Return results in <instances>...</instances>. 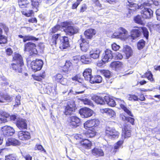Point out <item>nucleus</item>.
<instances>
[{"label": "nucleus", "instance_id": "53", "mask_svg": "<svg viewBox=\"0 0 160 160\" xmlns=\"http://www.w3.org/2000/svg\"><path fill=\"white\" fill-rule=\"evenodd\" d=\"M107 114L111 117H114V116H115V113L114 111L112 109H108Z\"/></svg>", "mask_w": 160, "mask_h": 160}, {"label": "nucleus", "instance_id": "54", "mask_svg": "<svg viewBox=\"0 0 160 160\" xmlns=\"http://www.w3.org/2000/svg\"><path fill=\"white\" fill-rule=\"evenodd\" d=\"M145 76L147 77L148 79L151 81L153 80L152 75L150 71H148L145 74Z\"/></svg>", "mask_w": 160, "mask_h": 160}, {"label": "nucleus", "instance_id": "57", "mask_svg": "<svg viewBox=\"0 0 160 160\" xmlns=\"http://www.w3.org/2000/svg\"><path fill=\"white\" fill-rule=\"evenodd\" d=\"M7 42V39L4 36H0V44L5 43Z\"/></svg>", "mask_w": 160, "mask_h": 160}, {"label": "nucleus", "instance_id": "6", "mask_svg": "<svg viewBox=\"0 0 160 160\" xmlns=\"http://www.w3.org/2000/svg\"><path fill=\"white\" fill-rule=\"evenodd\" d=\"M87 132H84L81 134H77L75 136L76 139H84L87 138H92L94 137L96 134V132L95 129H88Z\"/></svg>", "mask_w": 160, "mask_h": 160}, {"label": "nucleus", "instance_id": "42", "mask_svg": "<svg viewBox=\"0 0 160 160\" xmlns=\"http://www.w3.org/2000/svg\"><path fill=\"white\" fill-rule=\"evenodd\" d=\"M38 38L30 35H27L25 36L24 39V42H25L28 41H37L38 40Z\"/></svg>", "mask_w": 160, "mask_h": 160}, {"label": "nucleus", "instance_id": "8", "mask_svg": "<svg viewBox=\"0 0 160 160\" xmlns=\"http://www.w3.org/2000/svg\"><path fill=\"white\" fill-rule=\"evenodd\" d=\"M43 64V62L42 60L37 59L31 62V68L33 71L36 72L41 69Z\"/></svg>", "mask_w": 160, "mask_h": 160}, {"label": "nucleus", "instance_id": "10", "mask_svg": "<svg viewBox=\"0 0 160 160\" xmlns=\"http://www.w3.org/2000/svg\"><path fill=\"white\" fill-rule=\"evenodd\" d=\"M76 109L74 102L71 100L69 101L65 107L64 113L66 115H69L74 112Z\"/></svg>", "mask_w": 160, "mask_h": 160}, {"label": "nucleus", "instance_id": "45", "mask_svg": "<svg viewBox=\"0 0 160 160\" xmlns=\"http://www.w3.org/2000/svg\"><path fill=\"white\" fill-rule=\"evenodd\" d=\"M118 35H120L122 34H125L127 33L128 31L125 28L122 27L119 28L118 29V32H116Z\"/></svg>", "mask_w": 160, "mask_h": 160}, {"label": "nucleus", "instance_id": "28", "mask_svg": "<svg viewBox=\"0 0 160 160\" xmlns=\"http://www.w3.org/2000/svg\"><path fill=\"white\" fill-rule=\"evenodd\" d=\"M123 51L125 53L127 58H129L132 55V51L130 47L125 45L124 46Z\"/></svg>", "mask_w": 160, "mask_h": 160}, {"label": "nucleus", "instance_id": "3", "mask_svg": "<svg viewBox=\"0 0 160 160\" xmlns=\"http://www.w3.org/2000/svg\"><path fill=\"white\" fill-rule=\"evenodd\" d=\"M71 23L70 22H66L62 23V25L63 27V30L66 34L70 36L78 32V28L71 26Z\"/></svg>", "mask_w": 160, "mask_h": 160}, {"label": "nucleus", "instance_id": "7", "mask_svg": "<svg viewBox=\"0 0 160 160\" xmlns=\"http://www.w3.org/2000/svg\"><path fill=\"white\" fill-rule=\"evenodd\" d=\"M105 132L106 135L111 139L118 138L119 134L118 132L116 131L114 128L108 126L106 128Z\"/></svg>", "mask_w": 160, "mask_h": 160}, {"label": "nucleus", "instance_id": "12", "mask_svg": "<svg viewBox=\"0 0 160 160\" xmlns=\"http://www.w3.org/2000/svg\"><path fill=\"white\" fill-rule=\"evenodd\" d=\"M3 134L5 136H10L12 135L15 132L14 129L8 126H5L2 128Z\"/></svg>", "mask_w": 160, "mask_h": 160}, {"label": "nucleus", "instance_id": "63", "mask_svg": "<svg viewBox=\"0 0 160 160\" xmlns=\"http://www.w3.org/2000/svg\"><path fill=\"white\" fill-rule=\"evenodd\" d=\"M7 122V119L0 114V123L5 122Z\"/></svg>", "mask_w": 160, "mask_h": 160}, {"label": "nucleus", "instance_id": "13", "mask_svg": "<svg viewBox=\"0 0 160 160\" xmlns=\"http://www.w3.org/2000/svg\"><path fill=\"white\" fill-rule=\"evenodd\" d=\"M79 113L82 118H87L91 116L93 111L88 108H84L80 109Z\"/></svg>", "mask_w": 160, "mask_h": 160}, {"label": "nucleus", "instance_id": "14", "mask_svg": "<svg viewBox=\"0 0 160 160\" xmlns=\"http://www.w3.org/2000/svg\"><path fill=\"white\" fill-rule=\"evenodd\" d=\"M36 47V45L35 44L31 42H28L24 45V51L28 52L31 51L34 53H36L37 51Z\"/></svg>", "mask_w": 160, "mask_h": 160}, {"label": "nucleus", "instance_id": "31", "mask_svg": "<svg viewBox=\"0 0 160 160\" xmlns=\"http://www.w3.org/2000/svg\"><path fill=\"white\" fill-rule=\"evenodd\" d=\"M92 70L90 68L86 69L84 71L83 75L85 79L89 81L92 77L91 75Z\"/></svg>", "mask_w": 160, "mask_h": 160}, {"label": "nucleus", "instance_id": "23", "mask_svg": "<svg viewBox=\"0 0 160 160\" xmlns=\"http://www.w3.org/2000/svg\"><path fill=\"white\" fill-rule=\"evenodd\" d=\"M16 125L20 129H26L27 124L26 121L22 118H19L16 122Z\"/></svg>", "mask_w": 160, "mask_h": 160}, {"label": "nucleus", "instance_id": "20", "mask_svg": "<svg viewBox=\"0 0 160 160\" xmlns=\"http://www.w3.org/2000/svg\"><path fill=\"white\" fill-rule=\"evenodd\" d=\"M131 135V130L128 126H125L122 129V139L130 137Z\"/></svg>", "mask_w": 160, "mask_h": 160}, {"label": "nucleus", "instance_id": "50", "mask_svg": "<svg viewBox=\"0 0 160 160\" xmlns=\"http://www.w3.org/2000/svg\"><path fill=\"white\" fill-rule=\"evenodd\" d=\"M17 157L16 155L11 154L6 156L5 160H16Z\"/></svg>", "mask_w": 160, "mask_h": 160}, {"label": "nucleus", "instance_id": "35", "mask_svg": "<svg viewBox=\"0 0 160 160\" xmlns=\"http://www.w3.org/2000/svg\"><path fill=\"white\" fill-rule=\"evenodd\" d=\"M13 62L22 64L23 63L22 56L18 53H15L13 58Z\"/></svg>", "mask_w": 160, "mask_h": 160}, {"label": "nucleus", "instance_id": "18", "mask_svg": "<svg viewBox=\"0 0 160 160\" xmlns=\"http://www.w3.org/2000/svg\"><path fill=\"white\" fill-rule=\"evenodd\" d=\"M118 104L120 107L125 112H126L128 115L131 117H133V114L132 113L131 111L128 109L125 105V102L119 99L118 100Z\"/></svg>", "mask_w": 160, "mask_h": 160}, {"label": "nucleus", "instance_id": "46", "mask_svg": "<svg viewBox=\"0 0 160 160\" xmlns=\"http://www.w3.org/2000/svg\"><path fill=\"white\" fill-rule=\"evenodd\" d=\"M135 0H128L127 5L129 7H138L137 4L134 3Z\"/></svg>", "mask_w": 160, "mask_h": 160}, {"label": "nucleus", "instance_id": "49", "mask_svg": "<svg viewBox=\"0 0 160 160\" xmlns=\"http://www.w3.org/2000/svg\"><path fill=\"white\" fill-rule=\"evenodd\" d=\"M128 98L130 101H136L139 100V98L136 95H129L128 96Z\"/></svg>", "mask_w": 160, "mask_h": 160}, {"label": "nucleus", "instance_id": "9", "mask_svg": "<svg viewBox=\"0 0 160 160\" xmlns=\"http://www.w3.org/2000/svg\"><path fill=\"white\" fill-rule=\"evenodd\" d=\"M99 120L97 119H94L87 121L84 124L85 128L87 129H95L94 128L98 126L99 124Z\"/></svg>", "mask_w": 160, "mask_h": 160}, {"label": "nucleus", "instance_id": "40", "mask_svg": "<svg viewBox=\"0 0 160 160\" xmlns=\"http://www.w3.org/2000/svg\"><path fill=\"white\" fill-rule=\"evenodd\" d=\"M154 4L155 6H158L160 5V2L159 0H149L148 2H145L143 3V5L146 6H150L152 4Z\"/></svg>", "mask_w": 160, "mask_h": 160}, {"label": "nucleus", "instance_id": "36", "mask_svg": "<svg viewBox=\"0 0 160 160\" xmlns=\"http://www.w3.org/2000/svg\"><path fill=\"white\" fill-rule=\"evenodd\" d=\"M122 64L121 62H112L110 64V66L112 68L115 69L116 70H118L121 69L122 67Z\"/></svg>", "mask_w": 160, "mask_h": 160}, {"label": "nucleus", "instance_id": "32", "mask_svg": "<svg viewBox=\"0 0 160 160\" xmlns=\"http://www.w3.org/2000/svg\"><path fill=\"white\" fill-rule=\"evenodd\" d=\"M104 99L108 105L111 107H114L116 105L114 100L108 96H105Z\"/></svg>", "mask_w": 160, "mask_h": 160}, {"label": "nucleus", "instance_id": "22", "mask_svg": "<svg viewBox=\"0 0 160 160\" xmlns=\"http://www.w3.org/2000/svg\"><path fill=\"white\" fill-rule=\"evenodd\" d=\"M82 42L80 44L81 50L83 52H86L89 48L88 42L86 40L82 37L80 39Z\"/></svg>", "mask_w": 160, "mask_h": 160}, {"label": "nucleus", "instance_id": "62", "mask_svg": "<svg viewBox=\"0 0 160 160\" xmlns=\"http://www.w3.org/2000/svg\"><path fill=\"white\" fill-rule=\"evenodd\" d=\"M72 64L70 61H67L65 64V67L68 69L72 67Z\"/></svg>", "mask_w": 160, "mask_h": 160}, {"label": "nucleus", "instance_id": "29", "mask_svg": "<svg viewBox=\"0 0 160 160\" xmlns=\"http://www.w3.org/2000/svg\"><path fill=\"white\" fill-rule=\"evenodd\" d=\"M53 79L57 82H60L62 84H64L65 82L67 81V79L64 78H62V75L60 74H58L55 75Z\"/></svg>", "mask_w": 160, "mask_h": 160}, {"label": "nucleus", "instance_id": "64", "mask_svg": "<svg viewBox=\"0 0 160 160\" xmlns=\"http://www.w3.org/2000/svg\"><path fill=\"white\" fill-rule=\"evenodd\" d=\"M156 13L157 20L160 21V8L157 10Z\"/></svg>", "mask_w": 160, "mask_h": 160}, {"label": "nucleus", "instance_id": "44", "mask_svg": "<svg viewBox=\"0 0 160 160\" xmlns=\"http://www.w3.org/2000/svg\"><path fill=\"white\" fill-rule=\"evenodd\" d=\"M145 45V42L143 40L139 41L137 43V47L138 49H141Z\"/></svg>", "mask_w": 160, "mask_h": 160}, {"label": "nucleus", "instance_id": "16", "mask_svg": "<svg viewBox=\"0 0 160 160\" xmlns=\"http://www.w3.org/2000/svg\"><path fill=\"white\" fill-rule=\"evenodd\" d=\"M0 103L9 102L12 100V96L8 94H0Z\"/></svg>", "mask_w": 160, "mask_h": 160}, {"label": "nucleus", "instance_id": "47", "mask_svg": "<svg viewBox=\"0 0 160 160\" xmlns=\"http://www.w3.org/2000/svg\"><path fill=\"white\" fill-rule=\"evenodd\" d=\"M45 77V72H44L42 74L35 76L34 77L35 79L38 81H41L42 79L44 78Z\"/></svg>", "mask_w": 160, "mask_h": 160}, {"label": "nucleus", "instance_id": "55", "mask_svg": "<svg viewBox=\"0 0 160 160\" xmlns=\"http://www.w3.org/2000/svg\"><path fill=\"white\" fill-rule=\"evenodd\" d=\"M102 73L104 76L107 78H109L111 77V72L108 70H104L102 71Z\"/></svg>", "mask_w": 160, "mask_h": 160}, {"label": "nucleus", "instance_id": "5", "mask_svg": "<svg viewBox=\"0 0 160 160\" xmlns=\"http://www.w3.org/2000/svg\"><path fill=\"white\" fill-rule=\"evenodd\" d=\"M147 7L143 3L140 8L141 10L140 12L142 17L144 18L149 19L152 16L153 12L151 9L147 8Z\"/></svg>", "mask_w": 160, "mask_h": 160}, {"label": "nucleus", "instance_id": "38", "mask_svg": "<svg viewBox=\"0 0 160 160\" xmlns=\"http://www.w3.org/2000/svg\"><path fill=\"white\" fill-rule=\"evenodd\" d=\"M81 60L82 63L85 64H89L91 62V58L87 55H83L81 56Z\"/></svg>", "mask_w": 160, "mask_h": 160}, {"label": "nucleus", "instance_id": "21", "mask_svg": "<svg viewBox=\"0 0 160 160\" xmlns=\"http://www.w3.org/2000/svg\"><path fill=\"white\" fill-rule=\"evenodd\" d=\"M100 52L101 51L99 49H92L90 52V56L94 59H96L99 57Z\"/></svg>", "mask_w": 160, "mask_h": 160}, {"label": "nucleus", "instance_id": "52", "mask_svg": "<svg viewBox=\"0 0 160 160\" xmlns=\"http://www.w3.org/2000/svg\"><path fill=\"white\" fill-rule=\"evenodd\" d=\"M134 20L136 23L138 24H142V22L141 17L140 16H137L135 17Z\"/></svg>", "mask_w": 160, "mask_h": 160}, {"label": "nucleus", "instance_id": "61", "mask_svg": "<svg viewBox=\"0 0 160 160\" xmlns=\"http://www.w3.org/2000/svg\"><path fill=\"white\" fill-rule=\"evenodd\" d=\"M112 47L113 50L116 51L119 50L120 47L119 45H118L116 43H114L112 45Z\"/></svg>", "mask_w": 160, "mask_h": 160}, {"label": "nucleus", "instance_id": "33", "mask_svg": "<svg viewBox=\"0 0 160 160\" xmlns=\"http://www.w3.org/2000/svg\"><path fill=\"white\" fill-rule=\"evenodd\" d=\"M92 99L97 104L103 105L105 103L104 98H103L100 96H94L92 97Z\"/></svg>", "mask_w": 160, "mask_h": 160}, {"label": "nucleus", "instance_id": "4", "mask_svg": "<svg viewBox=\"0 0 160 160\" xmlns=\"http://www.w3.org/2000/svg\"><path fill=\"white\" fill-rule=\"evenodd\" d=\"M30 0L32 2V6L33 10L28 8L29 6H28V8H27L25 11H21V12L22 14L27 17L32 16L34 14V11L37 12L38 10V2L37 1V0Z\"/></svg>", "mask_w": 160, "mask_h": 160}, {"label": "nucleus", "instance_id": "11", "mask_svg": "<svg viewBox=\"0 0 160 160\" xmlns=\"http://www.w3.org/2000/svg\"><path fill=\"white\" fill-rule=\"evenodd\" d=\"M68 125L71 127H76L79 125L80 120L76 116H72L68 118Z\"/></svg>", "mask_w": 160, "mask_h": 160}, {"label": "nucleus", "instance_id": "58", "mask_svg": "<svg viewBox=\"0 0 160 160\" xmlns=\"http://www.w3.org/2000/svg\"><path fill=\"white\" fill-rule=\"evenodd\" d=\"M20 98L21 96L20 95H18L16 96L15 99L16 104L15 106H18L20 104Z\"/></svg>", "mask_w": 160, "mask_h": 160}, {"label": "nucleus", "instance_id": "39", "mask_svg": "<svg viewBox=\"0 0 160 160\" xmlns=\"http://www.w3.org/2000/svg\"><path fill=\"white\" fill-rule=\"evenodd\" d=\"M18 5L20 8H28L29 4L27 0H18Z\"/></svg>", "mask_w": 160, "mask_h": 160}, {"label": "nucleus", "instance_id": "48", "mask_svg": "<svg viewBox=\"0 0 160 160\" xmlns=\"http://www.w3.org/2000/svg\"><path fill=\"white\" fill-rule=\"evenodd\" d=\"M123 142V140L118 141L115 144L114 148L115 149H118L121 147V146Z\"/></svg>", "mask_w": 160, "mask_h": 160}, {"label": "nucleus", "instance_id": "59", "mask_svg": "<svg viewBox=\"0 0 160 160\" xmlns=\"http://www.w3.org/2000/svg\"><path fill=\"white\" fill-rule=\"evenodd\" d=\"M152 26L157 30L158 31H160V23L153 24Z\"/></svg>", "mask_w": 160, "mask_h": 160}, {"label": "nucleus", "instance_id": "19", "mask_svg": "<svg viewBox=\"0 0 160 160\" xmlns=\"http://www.w3.org/2000/svg\"><path fill=\"white\" fill-rule=\"evenodd\" d=\"M96 32L94 29H88L84 32V34L87 39H91L96 34Z\"/></svg>", "mask_w": 160, "mask_h": 160}, {"label": "nucleus", "instance_id": "51", "mask_svg": "<svg viewBox=\"0 0 160 160\" xmlns=\"http://www.w3.org/2000/svg\"><path fill=\"white\" fill-rule=\"evenodd\" d=\"M112 57L116 59H121L123 58L122 55L118 52H117L112 55Z\"/></svg>", "mask_w": 160, "mask_h": 160}, {"label": "nucleus", "instance_id": "30", "mask_svg": "<svg viewBox=\"0 0 160 160\" xmlns=\"http://www.w3.org/2000/svg\"><path fill=\"white\" fill-rule=\"evenodd\" d=\"M92 154L97 157L103 156L104 153L102 149L100 148H94L92 150Z\"/></svg>", "mask_w": 160, "mask_h": 160}, {"label": "nucleus", "instance_id": "56", "mask_svg": "<svg viewBox=\"0 0 160 160\" xmlns=\"http://www.w3.org/2000/svg\"><path fill=\"white\" fill-rule=\"evenodd\" d=\"M82 101L83 102L84 104L88 105H91L92 104V102L90 100L87 98L82 99Z\"/></svg>", "mask_w": 160, "mask_h": 160}, {"label": "nucleus", "instance_id": "25", "mask_svg": "<svg viewBox=\"0 0 160 160\" xmlns=\"http://www.w3.org/2000/svg\"><path fill=\"white\" fill-rule=\"evenodd\" d=\"M129 36L128 32L126 33L125 34H122L121 35H118L116 32L113 33L112 37L114 38H119L122 40H125L128 39Z\"/></svg>", "mask_w": 160, "mask_h": 160}, {"label": "nucleus", "instance_id": "26", "mask_svg": "<svg viewBox=\"0 0 160 160\" xmlns=\"http://www.w3.org/2000/svg\"><path fill=\"white\" fill-rule=\"evenodd\" d=\"M82 139V140L81 142V144L82 147L86 149H90L92 145L91 142L86 138Z\"/></svg>", "mask_w": 160, "mask_h": 160}, {"label": "nucleus", "instance_id": "15", "mask_svg": "<svg viewBox=\"0 0 160 160\" xmlns=\"http://www.w3.org/2000/svg\"><path fill=\"white\" fill-rule=\"evenodd\" d=\"M112 52L109 50H106L105 53H103L102 57V61L104 63L110 61L112 58Z\"/></svg>", "mask_w": 160, "mask_h": 160}, {"label": "nucleus", "instance_id": "43", "mask_svg": "<svg viewBox=\"0 0 160 160\" xmlns=\"http://www.w3.org/2000/svg\"><path fill=\"white\" fill-rule=\"evenodd\" d=\"M138 7H130L129 8L128 13L127 14V17H130L131 15L133 14V12L136 10Z\"/></svg>", "mask_w": 160, "mask_h": 160}, {"label": "nucleus", "instance_id": "41", "mask_svg": "<svg viewBox=\"0 0 160 160\" xmlns=\"http://www.w3.org/2000/svg\"><path fill=\"white\" fill-rule=\"evenodd\" d=\"M61 26L60 25H57L52 28L51 29V32L52 33H55L57 32L58 30H63V27L62 25Z\"/></svg>", "mask_w": 160, "mask_h": 160}, {"label": "nucleus", "instance_id": "24", "mask_svg": "<svg viewBox=\"0 0 160 160\" xmlns=\"http://www.w3.org/2000/svg\"><path fill=\"white\" fill-rule=\"evenodd\" d=\"M52 85L51 83H47L43 84L42 88L43 90L42 92L44 93L50 94L52 92Z\"/></svg>", "mask_w": 160, "mask_h": 160}, {"label": "nucleus", "instance_id": "2", "mask_svg": "<svg viewBox=\"0 0 160 160\" xmlns=\"http://www.w3.org/2000/svg\"><path fill=\"white\" fill-rule=\"evenodd\" d=\"M142 32L143 33L144 36L147 39L148 37V32L147 29L145 27L137 28L132 30L131 32L132 38L135 39L139 37Z\"/></svg>", "mask_w": 160, "mask_h": 160}, {"label": "nucleus", "instance_id": "34", "mask_svg": "<svg viewBox=\"0 0 160 160\" xmlns=\"http://www.w3.org/2000/svg\"><path fill=\"white\" fill-rule=\"evenodd\" d=\"M6 144L7 146L11 145L17 146L20 144V142L18 140L14 138H10L8 139Z\"/></svg>", "mask_w": 160, "mask_h": 160}, {"label": "nucleus", "instance_id": "17", "mask_svg": "<svg viewBox=\"0 0 160 160\" xmlns=\"http://www.w3.org/2000/svg\"><path fill=\"white\" fill-rule=\"evenodd\" d=\"M18 135L19 139L22 140L29 139L31 138L30 133L28 132L19 131Z\"/></svg>", "mask_w": 160, "mask_h": 160}, {"label": "nucleus", "instance_id": "1", "mask_svg": "<svg viewBox=\"0 0 160 160\" xmlns=\"http://www.w3.org/2000/svg\"><path fill=\"white\" fill-rule=\"evenodd\" d=\"M50 43L51 45H59V48L62 50L66 48L69 46V40L68 37L61 36L60 34H54L52 36Z\"/></svg>", "mask_w": 160, "mask_h": 160}, {"label": "nucleus", "instance_id": "60", "mask_svg": "<svg viewBox=\"0 0 160 160\" xmlns=\"http://www.w3.org/2000/svg\"><path fill=\"white\" fill-rule=\"evenodd\" d=\"M0 27L2 28L5 32L7 33L8 31V28L4 24L2 23H0Z\"/></svg>", "mask_w": 160, "mask_h": 160}, {"label": "nucleus", "instance_id": "37", "mask_svg": "<svg viewBox=\"0 0 160 160\" xmlns=\"http://www.w3.org/2000/svg\"><path fill=\"white\" fill-rule=\"evenodd\" d=\"M102 81V78L99 75H97L94 77H92L89 81L91 83H99Z\"/></svg>", "mask_w": 160, "mask_h": 160}, {"label": "nucleus", "instance_id": "27", "mask_svg": "<svg viewBox=\"0 0 160 160\" xmlns=\"http://www.w3.org/2000/svg\"><path fill=\"white\" fill-rule=\"evenodd\" d=\"M23 65V63H22V64H21L20 63L13 62L11 64V67L16 72H20L22 71V67Z\"/></svg>", "mask_w": 160, "mask_h": 160}]
</instances>
